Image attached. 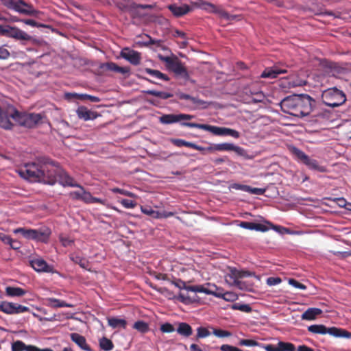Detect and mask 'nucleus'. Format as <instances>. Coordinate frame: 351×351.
Wrapping results in <instances>:
<instances>
[{
	"mask_svg": "<svg viewBox=\"0 0 351 351\" xmlns=\"http://www.w3.org/2000/svg\"><path fill=\"white\" fill-rule=\"evenodd\" d=\"M21 178L30 182H40L54 185L58 182L64 187H80L64 170L58 166V163L49 158L43 157L37 162L26 163L16 169Z\"/></svg>",
	"mask_w": 351,
	"mask_h": 351,
	"instance_id": "f257e3e1",
	"label": "nucleus"
},
{
	"mask_svg": "<svg viewBox=\"0 0 351 351\" xmlns=\"http://www.w3.org/2000/svg\"><path fill=\"white\" fill-rule=\"evenodd\" d=\"M279 104L285 113L304 117L311 114L315 107L316 101L307 94H293L282 99Z\"/></svg>",
	"mask_w": 351,
	"mask_h": 351,
	"instance_id": "f03ea898",
	"label": "nucleus"
},
{
	"mask_svg": "<svg viewBox=\"0 0 351 351\" xmlns=\"http://www.w3.org/2000/svg\"><path fill=\"white\" fill-rule=\"evenodd\" d=\"M158 58L160 60L166 63L167 69L173 72L177 77L182 78L185 82L193 84L196 83L195 80L190 77L189 72L177 58L173 60L169 56H164L160 53L158 54Z\"/></svg>",
	"mask_w": 351,
	"mask_h": 351,
	"instance_id": "7ed1b4c3",
	"label": "nucleus"
},
{
	"mask_svg": "<svg viewBox=\"0 0 351 351\" xmlns=\"http://www.w3.org/2000/svg\"><path fill=\"white\" fill-rule=\"evenodd\" d=\"M288 149L298 163L306 166L310 170L322 173L326 171V168L320 165L317 160L311 158L298 147L291 145Z\"/></svg>",
	"mask_w": 351,
	"mask_h": 351,
	"instance_id": "20e7f679",
	"label": "nucleus"
},
{
	"mask_svg": "<svg viewBox=\"0 0 351 351\" xmlns=\"http://www.w3.org/2000/svg\"><path fill=\"white\" fill-rule=\"evenodd\" d=\"M181 125L182 127L198 128L208 131L216 136H230L234 138H239L240 137V133L238 131L228 128L218 127L215 125L200 124L196 123H181Z\"/></svg>",
	"mask_w": 351,
	"mask_h": 351,
	"instance_id": "39448f33",
	"label": "nucleus"
},
{
	"mask_svg": "<svg viewBox=\"0 0 351 351\" xmlns=\"http://www.w3.org/2000/svg\"><path fill=\"white\" fill-rule=\"evenodd\" d=\"M308 331L313 334L326 335L328 334L337 338H351V332L340 328L335 326L328 328L324 324H313L308 326Z\"/></svg>",
	"mask_w": 351,
	"mask_h": 351,
	"instance_id": "423d86ee",
	"label": "nucleus"
},
{
	"mask_svg": "<svg viewBox=\"0 0 351 351\" xmlns=\"http://www.w3.org/2000/svg\"><path fill=\"white\" fill-rule=\"evenodd\" d=\"M322 99L326 106L335 108L342 105L346 98L341 90L334 87L325 90L322 95Z\"/></svg>",
	"mask_w": 351,
	"mask_h": 351,
	"instance_id": "0eeeda50",
	"label": "nucleus"
},
{
	"mask_svg": "<svg viewBox=\"0 0 351 351\" xmlns=\"http://www.w3.org/2000/svg\"><path fill=\"white\" fill-rule=\"evenodd\" d=\"M14 117L16 118V123L27 128L36 127L42 120L43 116L39 113H27L14 111Z\"/></svg>",
	"mask_w": 351,
	"mask_h": 351,
	"instance_id": "6e6552de",
	"label": "nucleus"
},
{
	"mask_svg": "<svg viewBox=\"0 0 351 351\" xmlns=\"http://www.w3.org/2000/svg\"><path fill=\"white\" fill-rule=\"evenodd\" d=\"M1 1L7 8L21 14L34 16L37 13L32 5L27 3L23 0H1Z\"/></svg>",
	"mask_w": 351,
	"mask_h": 351,
	"instance_id": "1a4fd4ad",
	"label": "nucleus"
},
{
	"mask_svg": "<svg viewBox=\"0 0 351 351\" xmlns=\"http://www.w3.org/2000/svg\"><path fill=\"white\" fill-rule=\"evenodd\" d=\"M191 4L195 8H198L206 11L218 14L221 18L230 21V17H235V15H230L227 12L218 9L213 4L205 2L202 0H192Z\"/></svg>",
	"mask_w": 351,
	"mask_h": 351,
	"instance_id": "9d476101",
	"label": "nucleus"
},
{
	"mask_svg": "<svg viewBox=\"0 0 351 351\" xmlns=\"http://www.w3.org/2000/svg\"><path fill=\"white\" fill-rule=\"evenodd\" d=\"M14 111H17V110L12 105H8L5 109L1 108L0 110V127L1 128L5 130H11L12 128L13 124L10 121V118L16 122Z\"/></svg>",
	"mask_w": 351,
	"mask_h": 351,
	"instance_id": "9b49d317",
	"label": "nucleus"
},
{
	"mask_svg": "<svg viewBox=\"0 0 351 351\" xmlns=\"http://www.w3.org/2000/svg\"><path fill=\"white\" fill-rule=\"evenodd\" d=\"M194 118L193 115L189 114H165L159 117V121L162 124L169 125L176 123H185L183 121L191 120ZM182 126V125H180Z\"/></svg>",
	"mask_w": 351,
	"mask_h": 351,
	"instance_id": "f8f14e48",
	"label": "nucleus"
},
{
	"mask_svg": "<svg viewBox=\"0 0 351 351\" xmlns=\"http://www.w3.org/2000/svg\"><path fill=\"white\" fill-rule=\"evenodd\" d=\"M0 311L8 315H14L28 312L29 308L17 303L0 301Z\"/></svg>",
	"mask_w": 351,
	"mask_h": 351,
	"instance_id": "ddd939ff",
	"label": "nucleus"
},
{
	"mask_svg": "<svg viewBox=\"0 0 351 351\" xmlns=\"http://www.w3.org/2000/svg\"><path fill=\"white\" fill-rule=\"evenodd\" d=\"M4 36L14 38L18 40H30L32 36L25 32L20 29L16 27L5 25L4 30Z\"/></svg>",
	"mask_w": 351,
	"mask_h": 351,
	"instance_id": "4468645a",
	"label": "nucleus"
},
{
	"mask_svg": "<svg viewBox=\"0 0 351 351\" xmlns=\"http://www.w3.org/2000/svg\"><path fill=\"white\" fill-rule=\"evenodd\" d=\"M31 267L37 272H45L49 274L56 273L53 266L49 265L41 258H34L29 261Z\"/></svg>",
	"mask_w": 351,
	"mask_h": 351,
	"instance_id": "2eb2a0df",
	"label": "nucleus"
},
{
	"mask_svg": "<svg viewBox=\"0 0 351 351\" xmlns=\"http://www.w3.org/2000/svg\"><path fill=\"white\" fill-rule=\"evenodd\" d=\"M215 151H227V152H234L238 156H242L245 158H247V152L241 147L234 145L231 143H222L215 144Z\"/></svg>",
	"mask_w": 351,
	"mask_h": 351,
	"instance_id": "dca6fc26",
	"label": "nucleus"
},
{
	"mask_svg": "<svg viewBox=\"0 0 351 351\" xmlns=\"http://www.w3.org/2000/svg\"><path fill=\"white\" fill-rule=\"evenodd\" d=\"M151 287L156 290L157 292L163 295L168 300H178L180 302L188 304L191 302L190 298L189 296L184 295L182 293H180L178 296H176L171 291L168 289L166 287H157L156 286H151Z\"/></svg>",
	"mask_w": 351,
	"mask_h": 351,
	"instance_id": "f3484780",
	"label": "nucleus"
},
{
	"mask_svg": "<svg viewBox=\"0 0 351 351\" xmlns=\"http://www.w3.org/2000/svg\"><path fill=\"white\" fill-rule=\"evenodd\" d=\"M121 56L133 65L140 64L141 53L135 50L125 48L121 51Z\"/></svg>",
	"mask_w": 351,
	"mask_h": 351,
	"instance_id": "a211bd4d",
	"label": "nucleus"
},
{
	"mask_svg": "<svg viewBox=\"0 0 351 351\" xmlns=\"http://www.w3.org/2000/svg\"><path fill=\"white\" fill-rule=\"evenodd\" d=\"M287 73L285 69H281L278 66H274L266 68L261 73V77L274 79L276 78L280 74H285Z\"/></svg>",
	"mask_w": 351,
	"mask_h": 351,
	"instance_id": "6ab92c4d",
	"label": "nucleus"
},
{
	"mask_svg": "<svg viewBox=\"0 0 351 351\" xmlns=\"http://www.w3.org/2000/svg\"><path fill=\"white\" fill-rule=\"evenodd\" d=\"M34 241L47 243L51 234L49 228L44 227L39 229H34Z\"/></svg>",
	"mask_w": 351,
	"mask_h": 351,
	"instance_id": "aec40b11",
	"label": "nucleus"
},
{
	"mask_svg": "<svg viewBox=\"0 0 351 351\" xmlns=\"http://www.w3.org/2000/svg\"><path fill=\"white\" fill-rule=\"evenodd\" d=\"M76 114L80 119L84 121L95 120L98 114L88 110L86 107L81 106H79L76 110Z\"/></svg>",
	"mask_w": 351,
	"mask_h": 351,
	"instance_id": "412c9836",
	"label": "nucleus"
},
{
	"mask_svg": "<svg viewBox=\"0 0 351 351\" xmlns=\"http://www.w3.org/2000/svg\"><path fill=\"white\" fill-rule=\"evenodd\" d=\"M169 10L177 17L182 16L189 13L192 8L187 4H171L168 6Z\"/></svg>",
	"mask_w": 351,
	"mask_h": 351,
	"instance_id": "4be33fe9",
	"label": "nucleus"
},
{
	"mask_svg": "<svg viewBox=\"0 0 351 351\" xmlns=\"http://www.w3.org/2000/svg\"><path fill=\"white\" fill-rule=\"evenodd\" d=\"M256 277L258 278L254 272H252L250 271L245 270H238L236 268H231L230 271V274H228V277L232 280V281L235 280V279L239 280V278H246V277Z\"/></svg>",
	"mask_w": 351,
	"mask_h": 351,
	"instance_id": "5701e85b",
	"label": "nucleus"
},
{
	"mask_svg": "<svg viewBox=\"0 0 351 351\" xmlns=\"http://www.w3.org/2000/svg\"><path fill=\"white\" fill-rule=\"evenodd\" d=\"M71 340L75 342L81 349L86 351H93L90 346L87 344L85 337L78 333L71 334Z\"/></svg>",
	"mask_w": 351,
	"mask_h": 351,
	"instance_id": "b1692460",
	"label": "nucleus"
},
{
	"mask_svg": "<svg viewBox=\"0 0 351 351\" xmlns=\"http://www.w3.org/2000/svg\"><path fill=\"white\" fill-rule=\"evenodd\" d=\"M322 310L319 308H308L301 315L302 320L313 321L317 316L322 313Z\"/></svg>",
	"mask_w": 351,
	"mask_h": 351,
	"instance_id": "393cba45",
	"label": "nucleus"
},
{
	"mask_svg": "<svg viewBox=\"0 0 351 351\" xmlns=\"http://www.w3.org/2000/svg\"><path fill=\"white\" fill-rule=\"evenodd\" d=\"M108 324L113 329L122 328L125 329L127 327V321L125 319L118 318L116 317H107Z\"/></svg>",
	"mask_w": 351,
	"mask_h": 351,
	"instance_id": "a878e982",
	"label": "nucleus"
},
{
	"mask_svg": "<svg viewBox=\"0 0 351 351\" xmlns=\"http://www.w3.org/2000/svg\"><path fill=\"white\" fill-rule=\"evenodd\" d=\"M176 332L184 337H189L193 334V329L189 324L186 322H179Z\"/></svg>",
	"mask_w": 351,
	"mask_h": 351,
	"instance_id": "bb28decb",
	"label": "nucleus"
},
{
	"mask_svg": "<svg viewBox=\"0 0 351 351\" xmlns=\"http://www.w3.org/2000/svg\"><path fill=\"white\" fill-rule=\"evenodd\" d=\"M176 95L180 99L190 100L194 104L204 105V104H206V102L205 101L202 100V99H199L198 97H195L189 94H186V93H184L182 92H178V93H176Z\"/></svg>",
	"mask_w": 351,
	"mask_h": 351,
	"instance_id": "cd10ccee",
	"label": "nucleus"
},
{
	"mask_svg": "<svg viewBox=\"0 0 351 351\" xmlns=\"http://www.w3.org/2000/svg\"><path fill=\"white\" fill-rule=\"evenodd\" d=\"M48 305L52 308H62V307H68L72 308L73 306V304L66 303V302L54 298H49L47 299Z\"/></svg>",
	"mask_w": 351,
	"mask_h": 351,
	"instance_id": "c85d7f7f",
	"label": "nucleus"
},
{
	"mask_svg": "<svg viewBox=\"0 0 351 351\" xmlns=\"http://www.w3.org/2000/svg\"><path fill=\"white\" fill-rule=\"evenodd\" d=\"M26 291L20 287H7L5 293L10 297H21L26 293Z\"/></svg>",
	"mask_w": 351,
	"mask_h": 351,
	"instance_id": "c756f323",
	"label": "nucleus"
},
{
	"mask_svg": "<svg viewBox=\"0 0 351 351\" xmlns=\"http://www.w3.org/2000/svg\"><path fill=\"white\" fill-rule=\"evenodd\" d=\"M70 259L74 263L79 265L80 266V267L87 269V270H89V269H88L89 263L87 261V259H86L85 258L82 257L78 255L72 254L70 256Z\"/></svg>",
	"mask_w": 351,
	"mask_h": 351,
	"instance_id": "7c9ffc66",
	"label": "nucleus"
},
{
	"mask_svg": "<svg viewBox=\"0 0 351 351\" xmlns=\"http://www.w3.org/2000/svg\"><path fill=\"white\" fill-rule=\"evenodd\" d=\"M143 93L147 94V95H153V96L159 97L162 99H167L173 96V95L171 93L164 92V91H158V90H143Z\"/></svg>",
	"mask_w": 351,
	"mask_h": 351,
	"instance_id": "2f4dec72",
	"label": "nucleus"
},
{
	"mask_svg": "<svg viewBox=\"0 0 351 351\" xmlns=\"http://www.w3.org/2000/svg\"><path fill=\"white\" fill-rule=\"evenodd\" d=\"M14 234H21L25 239L29 240H33L34 229H27L25 228H19L14 230Z\"/></svg>",
	"mask_w": 351,
	"mask_h": 351,
	"instance_id": "473e14b6",
	"label": "nucleus"
},
{
	"mask_svg": "<svg viewBox=\"0 0 351 351\" xmlns=\"http://www.w3.org/2000/svg\"><path fill=\"white\" fill-rule=\"evenodd\" d=\"M145 72L155 78L160 79L164 81L169 80V77L167 75L162 73V72H160L158 70H154V69H152L149 68H146V69H145Z\"/></svg>",
	"mask_w": 351,
	"mask_h": 351,
	"instance_id": "72a5a7b5",
	"label": "nucleus"
},
{
	"mask_svg": "<svg viewBox=\"0 0 351 351\" xmlns=\"http://www.w3.org/2000/svg\"><path fill=\"white\" fill-rule=\"evenodd\" d=\"M99 347L104 351H110L114 348V345L110 339L102 337L99 340Z\"/></svg>",
	"mask_w": 351,
	"mask_h": 351,
	"instance_id": "f704fd0d",
	"label": "nucleus"
},
{
	"mask_svg": "<svg viewBox=\"0 0 351 351\" xmlns=\"http://www.w3.org/2000/svg\"><path fill=\"white\" fill-rule=\"evenodd\" d=\"M133 328L141 333H145L149 331V325L143 320H138L133 324Z\"/></svg>",
	"mask_w": 351,
	"mask_h": 351,
	"instance_id": "c9c22d12",
	"label": "nucleus"
},
{
	"mask_svg": "<svg viewBox=\"0 0 351 351\" xmlns=\"http://www.w3.org/2000/svg\"><path fill=\"white\" fill-rule=\"evenodd\" d=\"M265 99V95L261 90H256L254 96L251 100H246V104H258L263 103Z\"/></svg>",
	"mask_w": 351,
	"mask_h": 351,
	"instance_id": "e433bc0d",
	"label": "nucleus"
},
{
	"mask_svg": "<svg viewBox=\"0 0 351 351\" xmlns=\"http://www.w3.org/2000/svg\"><path fill=\"white\" fill-rule=\"evenodd\" d=\"M277 346L279 351H295V346L290 342H285L280 341Z\"/></svg>",
	"mask_w": 351,
	"mask_h": 351,
	"instance_id": "4c0bfd02",
	"label": "nucleus"
},
{
	"mask_svg": "<svg viewBox=\"0 0 351 351\" xmlns=\"http://www.w3.org/2000/svg\"><path fill=\"white\" fill-rule=\"evenodd\" d=\"M256 89L250 86L245 87L243 89V101L245 103L246 100H251L254 96Z\"/></svg>",
	"mask_w": 351,
	"mask_h": 351,
	"instance_id": "58836bf2",
	"label": "nucleus"
},
{
	"mask_svg": "<svg viewBox=\"0 0 351 351\" xmlns=\"http://www.w3.org/2000/svg\"><path fill=\"white\" fill-rule=\"evenodd\" d=\"M80 189L82 190V198L81 200L83 201L86 204H92L93 197L91 193L88 191H86L85 189L80 184Z\"/></svg>",
	"mask_w": 351,
	"mask_h": 351,
	"instance_id": "ea45409f",
	"label": "nucleus"
},
{
	"mask_svg": "<svg viewBox=\"0 0 351 351\" xmlns=\"http://www.w3.org/2000/svg\"><path fill=\"white\" fill-rule=\"evenodd\" d=\"M172 142H173V145H175L177 147L185 146V147H191V148L193 149L194 145H195V143L193 142H189L184 139H180V138L173 139V140H172Z\"/></svg>",
	"mask_w": 351,
	"mask_h": 351,
	"instance_id": "a19ab883",
	"label": "nucleus"
},
{
	"mask_svg": "<svg viewBox=\"0 0 351 351\" xmlns=\"http://www.w3.org/2000/svg\"><path fill=\"white\" fill-rule=\"evenodd\" d=\"M232 309L239 310L245 313H250L252 307L247 304L235 303L232 305Z\"/></svg>",
	"mask_w": 351,
	"mask_h": 351,
	"instance_id": "79ce46f5",
	"label": "nucleus"
},
{
	"mask_svg": "<svg viewBox=\"0 0 351 351\" xmlns=\"http://www.w3.org/2000/svg\"><path fill=\"white\" fill-rule=\"evenodd\" d=\"M118 68H119V66L116 63L112 62L101 63L99 65V69H106V70L112 71H114L117 73L118 71Z\"/></svg>",
	"mask_w": 351,
	"mask_h": 351,
	"instance_id": "37998d69",
	"label": "nucleus"
},
{
	"mask_svg": "<svg viewBox=\"0 0 351 351\" xmlns=\"http://www.w3.org/2000/svg\"><path fill=\"white\" fill-rule=\"evenodd\" d=\"M239 345L247 347L261 346V343L255 340L245 339H241L239 342Z\"/></svg>",
	"mask_w": 351,
	"mask_h": 351,
	"instance_id": "c03bdc74",
	"label": "nucleus"
},
{
	"mask_svg": "<svg viewBox=\"0 0 351 351\" xmlns=\"http://www.w3.org/2000/svg\"><path fill=\"white\" fill-rule=\"evenodd\" d=\"M210 335V332L206 328L199 326L197 328V339L206 338Z\"/></svg>",
	"mask_w": 351,
	"mask_h": 351,
	"instance_id": "a18cd8bd",
	"label": "nucleus"
},
{
	"mask_svg": "<svg viewBox=\"0 0 351 351\" xmlns=\"http://www.w3.org/2000/svg\"><path fill=\"white\" fill-rule=\"evenodd\" d=\"M213 334L219 338L228 337L232 335L231 332L221 329L213 328Z\"/></svg>",
	"mask_w": 351,
	"mask_h": 351,
	"instance_id": "49530a36",
	"label": "nucleus"
},
{
	"mask_svg": "<svg viewBox=\"0 0 351 351\" xmlns=\"http://www.w3.org/2000/svg\"><path fill=\"white\" fill-rule=\"evenodd\" d=\"M26 345L22 341L17 340L12 344V351H25Z\"/></svg>",
	"mask_w": 351,
	"mask_h": 351,
	"instance_id": "de8ad7c7",
	"label": "nucleus"
},
{
	"mask_svg": "<svg viewBox=\"0 0 351 351\" xmlns=\"http://www.w3.org/2000/svg\"><path fill=\"white\" fill-rule=\"evenodd\" d=\"M231 285L236 286L238 289L242 291H247L250 290L248 288L247 284L245 282L241 281L239 280L235 279V280L232 281L230 284Z\"/></svg>",
	"mask_w": 351,
	"mask_h": 351,
	"instance_id": "09e8293b",
	"label": "nucleus"
},
{
	"mask_svg": "<svg viewBox=\"0 0 351 351\" xmlns=\"http://www.w3.org/2000/svg\"><path fill=\"white\" fill-rule=\"evenodd\" d=\"M160 329L162 332L165 333H170L175 331V328L173 327V326L168 322L162 324L160 326Z\"/></svg>",
	"mask_w": 351,
	"mask_h": 351,
	"instance_id": "8fccbe9b",
	"label": "nucleus"
},
{
	"mask_svg": "<svg viewBox=\"0 0 351 351\" xmlns=\"http://www.w3.org/2000/svg\"><path fill=\"white\" fill-rule=\"evenodd\" d=\"M145 37H146L147 39L143 41H139V45L144 47H149L151 45H153V44L155 43V39L152 38L149 35L145 34Z\"/></svg>",
	"mask_w": 351,
	"mask_h": 351,
	"instance_id": "3c124183",
	"label": "nucleus"
},
{
	"mask_svg": "<svg viewBox=\"0 0 351 351\" xmlns=\"http://www.w3.org/2000/svg\"><path fill=\"white\" fill-rule=\"evenodd\" d=\"M265 189L255 188L248 186L247 193L253 195H261L265 193Z\"/></svg>",
	"mask_w": 351,
	"mask_h": 351,
	"instance_id": "603ef678",
	"label": "nucleus"
},
{
	"mask_svg": "<svg viewBox=\"0 0 351 351\" xmlns=\"http://www.w3.org/2000/svg\"><path fill=\"white\" fill-rule=\"evenodd\" d=\"M120 202L125 208H134L136 205L134 201L128 199H123Z\"/></svg>",
	"mask_w": 351,
	"mask_h": 351,
	"instance_id": "864d4df0",
	"label": "nucleus"
},
{
	"mask_svg": "<svg viewBox=\"0 0 351 351\" xmlns=\"http://www.w3.org/2000/svg\"><path fill=\"white\" fill-rule=\"evenodd\" d=\"M281 282L282 280L279 277H269L266 280L267 285L270 287L279 285Z\"/></svg>",
	"mask_w": 351,
	"mask_h": 351,
	"instance_id": "5fc2aeb1",
	"label": "nucleus"
},
{
	"mask_svg": "<svg viewBox=\"0 0 351 351\" xmlns=\"http://www.w3.org/2000/svg\"><path fill=\"white\" fill-rule=\"evenodd\" d=\"M289 284L290 285L293 286V287L301 289V290H305L306 289V287L304 285L299 282L298 280H296L293 278H290L289 280Z\"/></svg>",
	"mask_w": 351,
	"mask_h": 351,
	"instance_id": "6e6d98bb",
	"label": "nucleus"
},
{
	"mask_svg": "<svg viewBox=\"0 0 351 351\" xmlns=\"http://www.w3.org/2000/svg\"><path fill=\"white\" fill-rule=\"evenodd\" d=\"M222 299L226 301H234L237 299V295L233 292L226 291L224 292Z\"/></svg>",
	"mask_w": 351,
	"mask_h": 351,
	"instance_id": "4d7b16f0",
	"label": "nucleus"
},
{
	"mask_svg": "<svg viewBox=\"0 0 351 351\" xmlns=\"http://www.w3.org/2000/svg\"><path fill=\"white\" fill-rule=\"evenodd\" d=\"M230 189L239 190L247 193L248 185L241 184L239 183H233L230 186Z\"/></svg>",
	"mask_w": 351,
	"mask_h": 351,
	"instance_id": "13d9d810",
	"label": "nucleus"
},
{
	"mask_svg": "<svg viewBox=\"0 0 351 351\" xmlns=\"http://www.w3.org/2000/svg\"><path fill=\"white\" fill-rule=\"evenodd\" d=\"M80 99L84 100V99H88L91 102H99L100 101V98L96 96L88 95V94H81L80 95Z\"/></svg>",
	"mask_w": 351,
	"mask_h": 351,
	"instance_id": "bf43d9fd",
	"label": "nucleus"
},
{
	"mask_svg": "<svg viewBox=\"0 0 351 351\" xmlns=\"http://www.w3.org/2000/svg\"><path fill=\"white\" fill-rule=\"evenodd\" d=\"M112 192L114 193H119L121 195H124L128 197H133L134 194L128 191L125 189H119V188H113L111 189Z\"/></svg>",
	"mask_w": 351,
	"mask_h": 351,
	"instance_id": "052dcab7",
	"label": "nucleus"
},
{
	"mask_svg": "<svg viewBox=\"0 0 351 351\" xmlns=\"http://www.w3.org/2000/svg\"><path fill=\"white\" fill-rule=\"evenodd\" d=\"M221 351H243L242 350L228 344H223L219 348Z\"/></svg>",
	"mask_w": 351,
	"mask_h": 351,
	"instance_id": "680f3d73",
	"label": "nucleus"
},
{
	"mask_svg": "<svg viewBox=\"0 0 351 351\" xmlns=\"http://www.w3.org/2000/svg\"><path fill=\"white\" fill-rule=\"evenodd\" d=\"M254 226L255 223L254 222H250V221H241L239 224V226L241 228H243L244 229L254 230Z\"/></svg>",
	"mask_w": 351,
	"mask_h": 351,
	"instance_id": "e2e57ef3",
	"label": "nucleus"
},
{
	"mask_svg": "<svg viewBox=\"0 0 351 351\" xmlns=\"http://www.w3.org/2000/svg\"><path fill=\"white\" fill-rule=\"evenodd\" d=\"M23 23H24L25 24L28 25L29 26H32V27H45V25L43 24L38 23L36 21H35L33 19H24V20H23Z\"/></svg>",
	"mask_w": 351,
	"mask_h": 351,
	"instance_id": "0e129e2a",
	"label": "nucleus"
},
{
	"mask_svg": "<svg viewBox=\"0 0 351 351\" xmlns=\"http://www.w3.org/2000/svg\"><path fill=\"white\" fill-rule=\"evenodd\" d=\"M132 8H141V9H149L151 10L154 8V5L152 4H138L136 3H133L131 5Z\"/></svg>",
	"mask_w": 351,
	"mask_h": 351,
	"instance_id": "69168bd1",
	"label": "nucleus"
},
{
	"mask_svg": "<svg viewBox=\"0 0 351 351\" xmlns=\"http://www.w3.org/2000/svg\"><path fill=\"white\" fill-rule=\"evenodd\" d=\"M60 241L64 247H69L72 245L73 241L69 237H60Z\"/></svg>",
	"mask_w": 351,
	"mask_h": 351,
	"instance_id": "338daca9",
	"label": "nucleus"
},
{
	"mask_svg": "<svg viewBox=\"0 0 351 351\" xmlns=\"http://www.w3.org/2000/svg\"><path fill=\"white\" fill-rule=\"evenodd\" d=\"M259 347L264 348L266 351H279L278 346H275L272 344L263 345L261 343Z\"/></svg>",
	"mask_w": 351,
	"mask_h": 351,
	"instance_id": "774afa93",
	"label": "nucleus"
}]
</instances>
